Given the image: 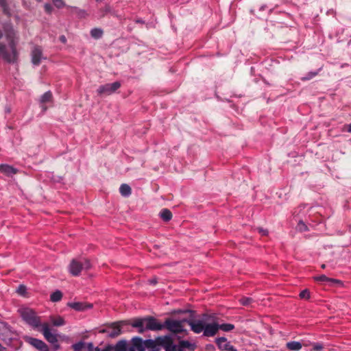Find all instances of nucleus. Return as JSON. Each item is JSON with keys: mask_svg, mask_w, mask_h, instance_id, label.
<instances>
[{"mask_svg": "<svg viewBox=\"0 0 351 351\" xmlns=\"http://www.w3.org/2000/svg\"><path fill=\"white\" fill-rule=\"evenodd\" d=\"M187 324L195 333L203 332L206 337H213L219 329L214 315L204 314L201 319L187 321Z\"/></svg>", "mask_w": 351, "mask_h": 351, "instance_id": "nucleus-1", "label": "nucleus"}, {"mask_svg": "<svg viewBox=\"0 0 351 351\" xmlns=\"http://www.w3.org/2000/svg\"><path fill=\"white\" fill-rule=\"evenodd\" d=\"M157 341L160 347L164 348L165 351H193L196 348L195 343L184 340L176 345L173 343V338L168 335L158 337Z\"/></svg>", "mask_w": 351, "mask_h": 351, "instance_id": "nucleus-2", "label": "nucleus"}, {"mask_svg": "<svg viewBox=\"0 0 351 351\" xmlns=\"http://www.w3.org/2000/svg\"><path fill=\"white\" fill-rule=\"evenodd\" d=\"M16 337V332L7 323L0 322V339L12 349H16L20 343Z\"/></svg>", "mask_w": 351, "mask_h": 351, "instance_id": "nucleus-3", "label": "nucleus"}, {"mask_svg": "<svg viewBox=\"0 0 351 351\" xmlns=\"http://www.w3.org/2000/svg\"><path fill=\"white\" fill-rule=\"evenodd\" d=\"M132 341L137 351H160L157 338L155 340H143L140 337H134L132 339Z\"/></svg>", "mask_w": 351, "mask_h": 351, "instance_id": "nucleus-4", "label": "nucleus"}, {"mask_svg": "<svg viewBox=\"0 0 351 351\" xmlns=\"http://www.w3.org/2000/svg\"><path fill=\"white\" fill-rule=\"evenodd\" d=\"M20 315L23 319L29 325L34 328L40 326V317L36 316V313L29 308H21L19 309Z\"/></svg>", "mask_w": 351, "mask_h": 351, "instance_id": "nucleus-5", "label": "nucleus"}, {"mask_svg": "<svg viewBox=\"0 0 351 351\" xmlns=\"http://www.w3.org/2000/svg\"><path fill=\"white\" fill-rule=\"evenodd\" d=\"M90 267L91 264L87 259L81 261L73 259L69 265V270L73 276H77L82 270H88Z\"/></svg>", "mask_w": 351, "mask_h": 351, "instance_id": "nucleus-6", "label": "nucleus"}, {"mask_svg": "<svg viewBox=\"0 0 351 351\" xmlns=\"http://www.w3.org/2000/svg\"><path fill=\"white\" fill-rule=\"evenodd\" d=\"M127 324L125 321L114 322L102 330V332L106 333L109 337L114 338L121 334L123 327Z\"/></svg>", "mask_w": 351, "mask_h": 351, "instance_id": "nucleus-7", "label": "nucleus"}, {"mask_svg": "<svg viewBox=\"0 0 351 351\" xmlns=\"http://www.w3.org/2000/svg\"><path fill=\"white\" fill-rule=\"evenodd\" d=\"M7 63H14L17 59V51L14 46H11L10 50L8 51L5 45L0 44V57Z\"/></svg>", "mask_w": 351, "mask_h": 351, "instance_id": "nucleus-8", "label": "nucleus"}, {"mask_svg": "<svg viewBox=\"0 0 351 351\" xmlns=\"http://www.w3.org/2000/svg\"><path fill=\"white\" fill-rule=\"evenodd\" d=\"M190 319H184L182 320H173L167 319L164 323L165 327H166L169 331L178 333L184 331L183 323L189 321Z\"/></svg>", "mask_w": 351, "mask_h": 351, "instance_id": "nucleus-9", "label": "nucleus"}, {"mask_svg": "<svg viewBox=\"0 0 351 351\" xmlns=\"http://www.w3.org/2000/svg\"><path fill=\"white\" fill-rule=\"evenodd\" d=\"M121 84L119 82H114L110 84H106L100 86L97 90V93L100 96H107L110 95L114 93L120 87Z\"/></svg>", "mask_w": 351, "mask_h": 351, "instance_id": "nucleus-10", "label": "nucleus"}, {"mask_svg": "<svg viewBox=\"0 0 351 351\" xmlns=\"http://www.w3.org/2000/svg\"><path fill=\"white\" fill-rule=\"evenodd\" d=\"M145 330H161L165 328L164 324L160 323L156 319L152 317H145Z\"/></svg>", "mask_w": 351, "mask_h": 351, "instance_id": "nucleus-11", "label": "nucleus"}, {"mask_svg": "<svg viewBox=\"0 0 351 351\" xmlns=\"http://www.w3.org/2000/svg\"><path fill=\"white\" fill-rule=\"evenodd\" d=\"M40 326L42 327L41 331L47 341L53 345L57 343V336L51 332L49 324L47 323H43V324L40 325Z\"/></svg>", "mask_w": 351, "mask_h": 351, "instance_id": "nucleus-12", "label": "nucleus"}, {"mask_svg": "<svg viewBox=\"0 0 351 351\" xmlns=\"http://www.w3.org/2000/svg\"><path fill=\"white\" fill-rule=\"evenodd\" d=\"M32 62L33 64H39L42 59H45L40 46L34 45L31 51Z\"/></svg>", "mask_w": 351, "mask_h": 351, "instance_id": "nucleus-13", "label": "nucleus"}, {"mask_svg": "<svg viewBox=\"0 0 351 351\" xmlns=\"http://www.w3.org/2000/svg\"><path fill=\"white\" fill-rule=\"evenodd\" d=\"M67 305L77 311H84L93 308L92 304L84 302H69Z\"/></svg>", "mask_w": 351, "mask_h": 351, "instance_id": "nucleus-14", "label": "nucleus"}, {"mask_svg": "<svg viewBox=\"0 0 351 351\" xmlns=\"http://www.w3.org/2000/svg\"><path fill=\"white\" fill-rule=\"evenodd\" d=\"M28 342L33 346L34 348H37L40 351H48V346L47 344L43 341L42 340L29 337L28 338Z\"/></svg>", "mask_w": 351, "mask_h": 351, "instance_id": "nucleus-15", "label": "nucleus"}, {"mask_svg": "<svg viewBox=\"0 0 351 351\" xmlns=\"http://www.w3.org/2000/svg\"><path fill=\"white\" fill-rule=\"evenodd\" d=\"M0 172L7 176H11L16 174L18 172V169L14 168L13 166L2 164L0 165Z\"/></svg>", "mask_w": 351, "mask_h": 351, "instance_id": "nucleus-16", "label": "nucleus"}, {"mask_svg": "<svg viewBox=\"0 0 351 351\" xmlns=\"http://www.w3.org/2000/svg\"><path fill=\"white\" fill-rule=\"evenodd\" d=\"M52 99L53 96L51 91H47L40 97V103L42 104V108L44 112L46 111L47 108L45 106V104L51 101Z\"/></svg>", "mask_w": 351, "mask_h": 351, "instance_id": "nucleus-17", "label": "nucleus"}, {"mask_svg": "<svg viewBox=\"0 0 351 351\" xmlns=\"http://www.w3.org/2000/svg\"><path fill=\"white\" fill-rule=\"evenodd\" d=\"M132 326L138 328L139 332H143L145 330V318L137 319L132 323Z\"/></svg>", "mask_w": 351, "mask_h": 351, "instance_id": "nucleus-18", "label": "nucleus"}, {"mask_svg": "<svg viewBox=\"0 0 351 351\" xmlns=\"http://www.w3.org/2000/svg\"><path fill=\"white\" fill-rule=\"evenodd\" d=\"M216 343L220 350H226L230 343L226 337H219L216 339Z\"/></svg>", "mask_w": 351, "mask_h": 351, "instance_id": "nucleus-19", "label": "nucleus"}, {"mask_svg": "<svg viewBox=\"0 0 351 351\" xmlns=\"http://www.w3.org/2000/svg\"><path fill=\"white\" fill-rule=\"evenodd\" d=\"M286 348L289 350L298 351L302 348V344L300 341H289L286 343Z\"/></svg>", "mask_w": 351, "mask_h": 351, "instance_id": "nucleus-20", "label": "nucleus"}, {"mask_svg": "<svg viewBox=\"0 0 351 351\" xmlns=\"http://www.w3.org/2000/svg\"><path fill=\"white\" fill-rule=\"evenodd\" d=\"M90 34L92 38L97 40L103 36L104 31L101 28L95 27L90 30Z\"/></svg>", "mask_w": 351, "mask_h": 351, "instance_id": "nucleus-21", "label": "nucleus"}, {"mask_svg": "<svg viewBox=\"0 0 351 351\" xmlns=\"http://www.w3.org/2000/svg\"><path fill=\"white\" fill-rule=\"evenodd\" d=\"M119 192L123 197H128L132 193L130 186L127 184H122L119 188Z\"/></svg>", "mask_w": 351, "mask_h": 351, "instance_id": "nucleus-22", "label": "nucleus"}, {"mask_svg": "<svg viewBox=\"0 0 351 351\" xmlns=\"http://www.w3.org/2000/svg\"><path fill=\"white\" fill-rule=\"evenodd\" d=\"M314 279L316 281L322 282H326V283H328V282H339V280L333 279V278H328L326 275H324V274L315 276L314 278Z\"/></svg>", "mask_w": 351, "mask_h": 351, "instance_id": "nucleus-23", "label": "nucleus"}, {"mask_svg": "<svg viewBox=\"0 0 351 351\" xmlns=\"http://www.w3.org/2000/svg\"><path fill=\"white\" fill-rule=\"evenodd\" d=\"M160 217L165 221H169L172 218V214L171 212L167 208H164L161 210L160 213Z\"/></svg>", "mask_w": 351, "mask_h": 351, "instance_id": "nucleus-24", "label": "nucleus"}, {"mask_svg": "<svg viewBox=\"0 0 351 351\" xmlns=\"http://www.w3.org/2000/svg\"><path fill=\"white\" fill-rule=\"evenodd\" d=\"M68 8H70L75 11V13L77 14V16L80 19L86 18L88 16V14L86 10H82L78 8L77 7L75 6H67Z\"/></svg>", "mask_w": 351, "mask_h": 351, "instance_id": "nucleus-25", "label": "nucleus"}, {"mask_svg": "<svg viewBox=\"0 0 351 351\" xmlns=\"http://www.w3.org/2000/svg\"><path fill=\"white\" fill-rule=\"evenodd\" d=\"M62 298V293L59 290L54 291L50 295V300L53 302H57L60 301Z\"/></svg>", "mask_w": 351, "mask_h": 351, "instance_id": "nucleus-26", "label": "nucleus"}, {"mask_svg": "<svg viewBox=\"0 0 351 351\" xmlns=\"http://www.w3.org/2000/svg\"><path fill=\"white\" fill-rule=\"evenodd\" d=\"M50 320L55 326H61L65 324L64 319L60 316L57 317H51Z\"/></svg>", "mask_w": 351, "mask_h": 351, "instance_id": "nucleus-27", "label": "nucleus"}, {"mask_svg": "<svg viewBox=\"0 0 351 351\" xmlns=\"http://www.w3.org/2000/svg\"><path fill=\"white\" fill-rule=\"evenodd\" d=\"M114 351H127V343L125 341H119L115 347Z\"/></svg>", "mask_w": 351, "mask_h": 351, "instance_id": "nucleus-28", "label": "nucleus"}, {"mask_svg": "<svg viewBox=\"0 0 351 351\" xmlns=\"http://www.w3.org/2000/svg\"><path fill=\"white\" fill-rule=\"evenodd\" d=\"M219 328L224 332H229L234 328V325L232 324H219Z\"/></svg>", "mask_w": 351, "mask_h": 351, "instance_id": "nucleus-29", "label": "nucleus"}, {"mask_svg": "<svg viewBox=\"0 0 351 351\" xmlns=\"http://www.w3.org/2000/svg\"><path fill=\"white\" fill-rule=\"evenodd\" d=\"M53 5L58 9L62 8L66 5L63 0H52Z\"/></svg>", "mask_w": 351, "mask_h": 351, "instance_id": "nucleus-30", "label": "nucleus"}, {"mask_svg": "<svg viewBox=\"0 0 351 351\" xmlns=\"http://www.w3.org/2000/svg\"><path fill=\"white\" fill-rule=\"evenodd\" d=\"M239 302L243 306H249L252 303V299L251 298L243 297L239 300Z\"/></svg>", "mask_w": 351, "mask_h": 351, "instance_id": "nucleus-31", "label": "nucleus"}, {"mask_svg": "<svg viewBox=\"0 0 351 351\" xmlns=\"http://www.w3.org/2000/svg\"><path fill=\"white\" fill-rule=\"evenodd\" d=\"M16 292L19 295H24L27 292V288L25 285H20L16 289Z\"/></svg>", "mask_w": 351, "mask_h": 351, "instance_id": "nucleus-32", "label": "nucleus"}, {"mask_svg": "<svg viewBox=\"0 0 351 351\" xmlns=\"http://www.w3.org/2000/svg\"><path fill=\"white\" fill-rule=\"evenodd\" d=\"M300 298L302 299L308 300L310 298V292L308 289H304L300 293Z\"/></svg>", "mask_w": 351, "mask_h": 351, "instance_id": "nucleus-33", "label": "nucleus"}, {"mask_svg": "<svg viewBox=\"0 0 351 351\" xmlns=\"http://www.w3.org/2000/svg\"><path fill=\"white\" fill-rule=\"evenodd\" d=\"M0 6L3 8L4 13H8V5L6 0H0Z\"/></svg>", "mask_w": 351, "mask_h": 351, "instance_id": "nucleus-34", "label": "nucleus"}, {"mask_svg": "<svg viewBox=\"0 0 351 351\" xmlns=\"http://www.w3.org/2000/svg\"><path fill=\"white\" fill-rule=\"evenodd\" d=\"M321 69H318L317 71H311L307 74L306 77H304L303 80H309L316 76Z\"/></svg>", "mask_w": 351, "mask_h": 351, "instance_id": "nucleus-35", "label": "nucleus"}, {"mask_svg": "<svg viewBox=\"0 0 351 351\" xmlns=\"http://www.w3.org/2000/svg\"><path fill=\"white\" fill-rule=\"evenodd\" d=\"M84 346V343L83 342H78L77 343H75L72 346L73 348L74 349L75 351H80L82 350V348H83Z\"/></svg>", "mask_w": 351, "mask_h": 351, "instance_id": "nucleus-36", "label": "nucleus"}, {"mask_svg": "<svg viewBox=\"0 0 351 351\" xmlns=\"http://www.w3.org/2000/svg\"><path fill=\"white\" fill-rule=\"evenodd\" d=\"M44 8H45V12L47 14H50L52 12L53 7L50 3H45L44 5Z\"/></svg>", "mask_w": 351, "mask_h": 351, "instance_id": "nucleus-37", "label": "nucleus"}, {"mask_svg": "<svg viewBox=\"0 0 351 351\" xmlns=\"http://www.w3.org/2000/svg\"><path fill=\"white\" fill-rule=\"evenodd\" d=\"M313 350L315 351H320L323 349L322 344H321L319 343H313Z\"/></svg>", "mask_w": 351, "mask_h": 351, "instance_id": "nucleus-38", "label": "nucleus"}, {"mask_svg": "<svg viewBox=\"0 0 351 351\" xmlns=\"http://www.w3.org/2000/svg\"><path fill=\"white\" fill-rule=\"evenodd\" d=\"M227 351H237V350L233 346H232L230 343L229 345V346L228 347V348L226 349Z\"/></svg>", "mask_w": 351, "mask_h": 351, "instance_id": "nucleus-39", "label": "nucleus"}, {"mask_svg": "<svg viewBox=\"0 0 351 351\" xmlns=\"http://www.w3.org/2000/svg\"><path fill=\"white\" fill-rule=\"evenodd\" d=\"M59 40L62 43H66V38L65 36H64V35L60 36V38H59Z\"/></svg>", "mask_w": 351, "mask_h": 351, "instance_id": "nucleus-40", "label": "nucleus"}, {"mask_svg": "<svg viewBox=\"0 0 351 351\" xmlns=\"http://www.w3.org/2000/svg\"><path fill=\"white\" fill-rule=\"evenodd\" d=\"M149 282L151 285H155L157 283V279L156 278H152V279L149 280Z\"/></svg>", "mask_w": 351, "mask_h": 351, "instance_id": "nucleus-41", "label": "nucleus"}, {"mask_svg": "<svg viewBox=\"0 0 351 351\" xmlns=\"http://www.w3.org/2000/svg\"><path fill=\"white\" fill-rule=\"evenodd\" d=\"M134 21H135L136 23L145 24V21H143L141 19H137Z\"/></svg>", "mask_w": 351, "mask_h": 351, "instance_id": "nucleus-42", "label": "nucleus"}, {"mask_svg": "<svg viewBox=\"0 0 351 351\" xmlns=\"http://www.w3.org/2000/svg\"><path fill=\"white\" fill-rule=\"evenodd\" d=\"M267 8V5L264 4V5H261V7L259 8V11H264L265 9Z\"/></svg>", "mask_w": 351, "mask_h": 351, "instance_id": "nucleus-43", "label": "nucleus"}, {"mask_svg": "<svg viewBox=\"0 0 351 351\" xmlns=\"http://www.w3.org/2000/svg\"><path fill=\"white\" fill-rule=\"evenodd\" d=\"M136 350H136V348L134 347V343L132 342V347H130V348L128 350V351H136Z\"/></svg>", "mask_w": 351, "mask_h": 351, "instance_id": "nucleus-44", "label": "nucleus"}, {"mask_svg": "<svg viewBox=\"0 0 351 351\" xmlns=\"http://www.w3.org/2000/svg\"><path fill=\"white\" fill-rule=\"evenodd\" d=\"M259 232H261L263 235H266L267 234V230L260 229Z\"/></svg>", "mask_w": 351, "mask_h": 351, "instance_id": "nucleus-45", "label": "nucleus"}, {"mask_svg": "<svg viewBox=\"0 0 351 351\" xmlns=\"http://www.w3.org/2000/svg\"><path fill=\"white\" fill-rule=\"evenodd\" d=\"M348 132L351 133V123L348 125Z\"/></svg>", "mask_w": 351, "mask_h": 351, "instance_id": "nucleus-46", "label": "nucleus"}, {"mask_svg": "<svg viewBox=\"0 0 351 351\" xmlns=\"http://www.w3.org/2000/svg\"><path fill=\"white\" fill-rule=\"evenodd\" d=\"M250 12L252 14L255 15V10L254 9H251Z\"/></svg>", "mask_w": 351, "mask_h": 351, "instance_id": "nucleus-47", "label": "nucleus"}, {"mask_svg": "<svg viewBox=\"0 0 351 351\" xmlns=\"http://www.w3.org/2000/svg\"><path fill=\"white\" fill-rule=\"evenodd\" d=\"M132 30V27H130V26H128V31L131 32Z\"/></svg>", "mask_w": 351, "mask_h": 351, "instance_id": "nucleus-48", "label": "nucleus"}, {"mask_svg": "<svg viewBox=\"0 0 351 351\" xmlns=\"http://www.w3.org/2000/svg\"><path fill=\"white\" fill-rule=\"evenodd\" d=\"M90 351H103L102 350L98 348H96L95 350H90Z\"/></svg>", "mask_w": 351, "mask_h": 351, "instance_id": "nucleus-49", "label": "nucleus"}, {"mask_svg": "<svg viewBox=\"0 0 351 351\" xmlns=\"http://www.w3.org/2000/svg\"><path fill=\"white\" fill-rule=\"evenodd\" d=\"M299 224H300V225L301 224V225H302V226H303L304 227L306 228V226H305V224H304V223H302V222H300Z\"/></svg>", "mask_w": 351, "mask_h": 351, "instance_id": "nucleus-50", "label": "nucleus"}, {"mask_svg": "<svg viewBox=\"0 0 351 351\" xmlns=\"http://www.w3.org/2000/svg\"><path fill=\"white\" fill-rule=\"evenodd\" d=\"M326 267V265L324 264L322 265V268L324 269Z\"/></svg>", "mask_w": 351, "mask_h": 351, "instance_id": "nucleus-51", "label": "nucleus"}, {"mask_svg": "<svg viewBox=\"0 0 351 351\" xmlns=\"http://www.w3.org/2000/svg\"><path fill=\"white\" fill-rule=\"evenodd\" d=\"M6 111H7V112H8V113H9V112H10V108H8Z\"/></svg>", "mask_w": 351, "mask_h": 351, "instance_id": "nucleus-52", "label": "nucleus"}, {"mask_svg": "<svg viewBox=\"0 0 351 351\" xmlns=\"http://www.w3.org/2000/svg\"><path fill=\"white\" fill-rule=\"evenodd\" d=\"M103 350V351H110V350H108V349H104V350Z\"/></svg>", "mask_w": 351, "mask_h": 351, "instance_id": "nucleus-53", "label": "nucleus"}, {"mask_svg": "<svg viewBox=\"0 0 351 351\" xmlns=\"http://www.w3.org/2000/svg\"><path fill=\"white\" fill-rule=\"evenodd\" d=\"M106 11H108V10H109V8H108V7H106Z\"/></svg>", "mask_w": 351, "mask_h": 351, "instance_id": "nucleus-54", "label": "nucleus"}, {"mask_svg": "<svg viewBox=\"0 0 351 351\" xmlns=\"http://www.w3.org/2000/svg\"><path fill=\"white\" fill-rule=\"evenodd\" d=\"M36 1H38V2H40V1H42L43 0H36Z\"/></svg>", "mask_w": 351, "mask_h": 351, "instance_id": "nucleus-55", "label": "nucleus"}, {"mask_svg": "<svg viewBox=\"0 0 351 351\" xmlns=\"http://www.w3.org/2000/svg\"><path fill=\"white\" fill-rule=\"evenodd\" d=\"M102 0H96V1L99 2V1H101Z\"/></svg>", "mask_w": 351, "mask_h": 351, "instance_id": "nucleus-56", "label": "nucleus"}]
</instances>
